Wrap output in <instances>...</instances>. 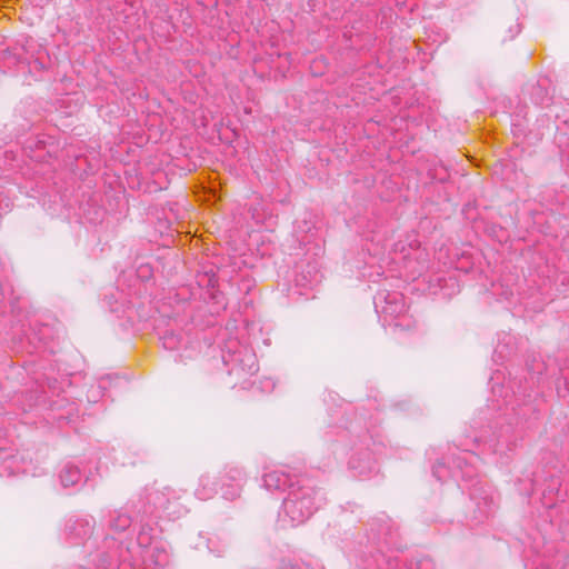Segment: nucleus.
<instances>
[{
	"label": "nucleus",
	"mask_w": 569,
	"mask_h": 569,
	"mask_svg": "<svg viewBox=\"0 0 569 569\" xmlns=\"http://www.w3.org/2000/svg\"><path fill=\"white\" fill-rule=\"evenodd\" d=\"M283 509L295 525L303 523L317 509L316 490L309 485H290Z\"/></svg>",
	"instance_id": "1"
},
{
	"label": "nucleus",
	"mask_w": 569,
	"mask_h": 569,
	"mask_svg": "<svg viewBox=\"0 0 569 569\" xmlns=\"http://www.w3.org/2000/svg\"><path fill=\"white\" fill-rule=\"evenodd\" d=\"M241 471L236 468H230L224 471V473L220 478V482L222 485L223 495L228 499H233L238 496L239 489L241 487Z\"/></svg>",
	"instance_id": "2"
},
{
	"label": "nucleus",
	"mask_w": 569,
	"mask_h": 569,
	"mask_svg": "<svg viewBox=\"0 0 569 569\" xmlns=\"http://www.w3.org/2000/svg\"><path fill=\"white\" fill-rule=\"evenodd\" d=\"M290 478L282 470H272L263 476V483L268 490H282L289 485Z\"/></svg>",
	"instance_id": "3"
},
{
	"label": "nucleus",
	"mask_w": 569,
	"mask_h": 569,
	"mask_svg": "<svg viewBox=\"0 0 569 569\" xmlns=\"http://www.w3.org/2000/svg\"><path fill=\"white\" fill-rule=\"evenodd\" d=\"M209 483H203L200 489H198L197 495L200 499H209L212 496V490L208 489Z\"/></svg>",
	"instance_id": "4"
},
{
	"label": "nucleus",
	"mask_w": 569,
	"mask_h": 569,
	"mask_svg": "<svg viewBox=\"0 0 569 569\" xmlns=\"http://www.w3.org/2000/svg\"><path fill=\"white\" fill-rule=\"evenodd\" d=\"M61 479H62V482H63L64 485H67V480L64 479V477H63V476H61Z\"/></svg>",
	"instance_id": "5"
}]
</instances>
